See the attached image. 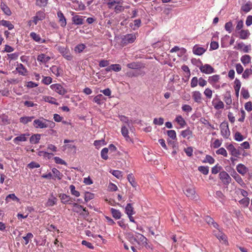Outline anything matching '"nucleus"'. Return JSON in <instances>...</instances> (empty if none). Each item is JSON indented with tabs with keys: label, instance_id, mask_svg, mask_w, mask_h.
Wrapping results in <instances>:
<instances>
[{
	"label": "nucleus",
	"instance_id": "57",
	"mask_svg": "<svg viewBox=\"0 0 252 252\" xmlns=\"http://www.w3.org/2000/svg\"><path fill=\"white\" fill-rule=\"evenodd\" d=\"M216 153L218 155H221L225 157L227 156V153L226 152V151L223 148H220L216 151Z\"/></svg>",
	"mask_w": 252,
	"mask_h": 252
},
{
	"label": "nucleus",
	"instance_id": "62",
	"mask_svg": "<svg viewBox=\"0 0 252 252\" xmlns=\"http://www.w3.org/2000/svg\"><path fill=\"white\" fill-rule=\"evenodd\" d=\"M222 167L220 166H218V164L215 165L212 168V174H217L221 169Z\"/></svg>",
	"mask_w": 252,
	"mask_h": 252
},
{
	"label": "nucleus",
	"instance_id": "64",
	"mask_svg": "<svg viewBox=\"0 0 252 252\" xmlns=\"http://www.w3.org/2000/svg\"><path fill=\"white\" fill-rule=\"evenodd\" d=\"M111 69L112 70L118 72L121 70L122 68L121 66L119 64H111Z\"/></svg>",
	"mask_w": 252,
	"mask_h": 252
},
{
	"label": "nucleus",
	"instance_id": "18",
	"mask_svg": "<svg viewBox=\"0 0 252 252\" xmlns=\"http://www.w3.org/2000/svg\"><path fill=\"white\" fill-rule=\"evenodd\" d=\"M236 169L242 175H244L248 171V168L242 163L237 165Z\"/></svg>",
	"mask_w": 252,
	"mask_h": 252
},
{
	"label": "nucleus",
	"instance_id": "31",
	"mask_svg": "<svg viewBox=\"0 0 252 252\" xmlns=\"http://www.w3.org/2000/svg\"><path fill=\"white\" fill-rule=\"evenodd\" d=\"M121 132L122 135L125 137L126 140H130L127 128L125 126H122L121 128Z\"/></svg>",
	"mask_w": 252,
	"mask_h": 252
},
{
	"label": "nucleus",
	"instance_id": "42",
	"mask_svg": "<svg viewBox=\"0 0 252 252\" xmlns=\"http://www.w3.org/2000/svg\"><path fill=\"white\" fill-rule=\"evenodd\" d=\"M192 133V131L189 129V128L188 127L186 130H183L181 133V135L183 137L186 138L188 136L191 135Z\"/></svg>",
	"mask_w": 252,
	"mask_h": 252
},
{
	"label": "nucleus",
	"instance_id": "26",
	"mask_svg": "<svg viewBox=\"0 0 252 252\" xmlns=\"http://www.w3.org/2000/svg\"><path fill=\"white\" fill-rule=\"evenodd\" d=\"M51 59L49 56H46L44 54L39 55L37 57V60L39 62L46 63Z\"/></svg>",
	"mask_w": 252,
	"mask_h": 252
},
{
	"label": "nucleus",
	"instance_id": "3",
	"mask_svg": "<svg viewBox=\"0 0 252 252\" xmlns=\"http://www.w3.org/2000/svg\"><path fill=\"white\" fill-rule=\"evenodd\" d=\"M220 179L222 181L223 184L225 185H228L231 182V178L228 174L224 171H221L219 174Z\"/></svg>",
	"mask_w": 252,
	"mask_h": 252
},
{
	"label": "nucleus",
	"instance_id": "40",
	"mask_svg": "<svg viewBox=\"0 0 252 252\" xmlns=\"http://www.w3.org/2000/svg\"><path fill=\"white\" fill-rule=\"evenodd\" d=\"M241 61L244 64H248L251 62V57L248 55H245L241 57Z\"/></svg>",
	"mask_w": 252,
	"mask_h": 252
},
{
	"label": "nucleus",
	"instance_id": "56",
	"mask_svg": "<svg viewBox=\"0 0 252 252\" xmlns=\"http://www.w3.org/2000/svg\"><path fill=\"white\" fill-rule=\"evenodd\" d=\"M240 203L241 204L243 205L245 207L248 206L249 203H250V198L249 197H245L241 199L239 201Z\"/></svg>",
	"mask_w": 252,
	"mask_h": 252
},
{
	"label": "nucleus",
	"instance_id": "33",
	"mask_svg": "<svg viewBox=\"0 0 252 252\" xmlns=\"http://www.w3.org/2000/svg\"><path fill=\"white\" fill-rule=\"evenodd\" d=\"M125 212L127 215H128L129 213L134 214L135 212L134 211V208L132 206L131 203H128L126 208H125Z\"/></svg>",
	"mask_w": 252,
	"mask_h": 252
},
{
	"label": "nucleus",
	"instance_id": "36",
	"mask_svg": "<svg viewBox=\"0 0 252 252\" xmlns=\"http://www.w3.org/2000/svg\"><path fill=\"white\" fill-rule=\"evenodd\" d=\"M34 118L33 116L32 117H23L20 118V122L24 124H27L29 122H30Z\"/></svg>",
	"mask_w": 252,
	"mask_h": 252
},
{
	"label": "nucleus",
	"instance_id": "23",
	"mask_svg": "<svg viewBox=\"0 0 252 252\" xmlns=\"http://www.w3.org/2000/svg\"><path fill=\"white\" fill-rule=\"evenodd\" d=\"M41 135L40 134H34L30 138V142L32 144H37L39 143Z\"/></svg>",
	"mask_w": 252,
	"mask_h": 252
},
{
	"label": "nucleus",
	"instance_id": "38",
	"mask_svg": "<svg viewBox=\"0 0 252 252\" xmlns=\"http://www.w3.org/2000/svg\"><path fill=\"white\" fill-rule=\"evenodd\" d=\"M220 79V76L219 75H214L212 76H210L208 79V81L210 83L213 84L217 83Z\"/></svg>",
	"mask_w": 252,
	"mask_h": 252
},
{
	"label": "nucleus",
	"instance_id": "37",
	"mask_svg": "<svg viewBox=\"0 0 252 252\" xmlns=\"http://www.w3.org/2000/svg\"><path fill=\"white\" fill-rule=\"evenodd\" d=\"M52 171L55 178H57L59 180L62 179L63 175L57 169L54 168L52 169Z\"/></svg>",
	"mask_w": 252,
	"mask_h": 252
},
{
	"label": "nucleus",
	"instance_id": "32",
	"mask_svg": "<svg viewBox=\"0 0 252 252\" xmlns=\"http://www.w3.org/2000/svg\"><path fill=\"white\" fill-rule=\"evenodd\" d=\"M192 97L195 102H200L201 100V94L199 92L195 91L193 93Z\"/></svg>",
	"mask_w": 252,
	"mask_h": 252
},
{
	"label": "nucleus",
	"instance_id": "55",
	"mask_svg": "<svg viewBox=\"0 0 252 252\" xmlns=\"http://www.w3.org/2000/svg\"><path fill=\"white\" fill-rule=\"evenodd\" d=\"M233 24L231 21H229L225 24V29L230 33L232 32Z\"/></svg>",
	"mask_w": 252,
	"mask_h": 252
},
{
	"label": "nucleus",
	"instance_id": "47",
	"mask_svg": "<svg viewBox=\"0 0 252 252\" xmlns=\"http://www.w3.org/2000/svg\"><path fill=\"white\" fill-rule=\"evenodd\" d=\"M69 188L71 193L72 195L75 196L76 197H78L80 196V194L79 192L75 190V187L74 185H70Z\"/></svg>",
	"mask_w": 252,
	"mask_h": 252
},
{
	"label": "nucleus",
	"instance_id": "63",
	"mask_svg": "<svg viewBox=\"0 0 252 252\" xmlns=\"http://www.w3.org/2000/svg\"><path fill=\"white\" fill-rule=\"evenodd\" d=\"M28 167L31 169L39 168L40 167V164L36 162L32 161L28 164Z\"/></svg>",
	"mask_w": 252,
	"mask_h": 252
},
{
	"label": "nucleus",
	"instance_id": "39",
	"mask_svg": "<svg viewBox=\"0 0 252 252\" xmlns=\"http://www.w3.org/2000/svg\"><path fill=\"white\" fill-rule=\"evenodd\" d=\"M224 101L227 105H230L232 103L231 94L229 92H227L224 95Z\"/></svg>",
	"mask_w": 252,
	"mask_h": 252
},
{
	"label": "nucleus",
	"instance_id": "11",
	"mask_svg": "<svg viewBox=\"0 0 252 252\" xmlns=\"http://www.w3.org/2000/svg\"><path fill=\"white\" fill-rule=\"evenodd\" d=\"M129 235L131 236L130 238H131V240H133L135 242L138 243V240L141 242H142L143 245L145 246L146 244H147V238L142 234H138V235L136 237L137 238L134 237L133 235L131 234H129Z\"/></svg>",
	"mask_w": 252,
	"mask_h": 252
},
{
	"label": "nucleus",
	"instance_id": "12",
	"mask_svg": "<svg viewBox=\"0 0 252 252\" xmlns=\"http://www.w3.org/2000/svg\"><path fill=\"white\" fill-rule=\"evenodd\" d=\"M200 71L206 74H210L214 72V68L210 64H206L199 67Z\"/></svg>",
	"mask_w": 252,
	"mask_h": 252
},
{
	"label": "nucleus",
	"instance_id": "21",
	"mask_svg": "<svg viewBox=\"0 0 252 252\" xmlns=\"http://www.w3.org/2000/svg\"><path fill=\"white\" fill-rule=\"evenodd\" d=\"M50 70L57 77H58L63 73V70L60 67H57L56 65H53L51 68Z\"/></svg>",
	"mask_w": 252,
	"mask_h": 252
},
{
	"label": "nucleus",
	"instance_id": "50",
	"mask_svg": "<svg viewBox=\"0 0 252 252\" xmlns=\"http://www.w3.org/2000/svg\"><path fill=\"white\" fill-rule=\"evenodd\" d=\"M43 120L46 122L45 128L50 127L53 128L55 126V123L53 121H49L45 119H43Z\"/></svg>",
	"mask_w": 252,
	"mask_h": 252
},
{
	"label": "nucleus",
	"instance_id": "30",
	"mask_svg": "<svg viewBox=\"0 0 252 252\" xmlns=\"http://www.w3.org/2000/svg\"><path fill=\"white\" fill-rule=\"evenodd\" d=\"M59 197L61 200V202L63 204H67L71 200V197L64 193H61L59 195Z\"/></svg>",
	"mask_w": 252,
	"mask_h": 252
},
{
	"label": "nucleus",
	"instance_id": "35",
	"mask_svg": "<svg viewBox=\"0 0 252 252\" xmlns=\"http://www.w3.org/2000/svg\"><path fill=\"white\" fill-rule=\"evenodd\" d=\"M239 33H240V38L242 39H247L250 34L249 31L247 30H242L239 32Z\"/></svg>",
	"mask_w": 252,
	"mask_h": 252
},
{
	"label": "nucleus",
	"instance_id": "61",
	"mask_svg": "<svg viewBox=\"0 0 252 252\" xmlns=\"http://www.w3.org/2000/svg\"><path fill=\"white\" fill-rule=\"evenodd\" d=\"M57 201V199L56 197H53V198H49L47 201V205L49 206H53L55 204H56V202Z\"/></svg>",
	"mask_w": 252,
	"mask_h": 252
},
{
	"label": "nucleus",
	"instance_id": "24",
	"mask_svg": "<svg viewBox=\"0 0 252 252\" xmlns=\"http://www.w3.org/2000/svg\"><path fill=\"white\" fill-rule=\"evenodd\" d=\"M205 49H204L202 47H198L197 45H195L193 48V53L197 55H202L205 52Z\"/></svg>",
	"mask_w": 252,
	"mask_h": 252
},
{
	"label": "nucleus",
	"instance_id": "60",
	"mask_svg": "<svg viewBox=\"0 0 252 252\" xmlns=\"http://www.w3.org/2000/svg\"><path fill=\"white\" fill-rule=\"evenodd\" d=\"M234 138L237 141H242L244 139L243 136L239 132H236L235 133Z\"/></svg>",
	"mask_w": 252,
	"mask_h": 252
},
{
	"label": "nucleus",
	"instance_id": "1",
	"mask_svg": "<svg viewBox=\"0 0 252 252\" xmlns=\"http://www.w3.org/2000/svg\"><path fill=\"white\" fill-rule=\"evenodd\" d=\"M220 128L221 135L225 138H228L230 135L228 123L226 122L221 123L220 125Z\"/></svg>",
	"mask_w": 252,
	"mask_h": 252
},
{
	"label": "nucleus",
	"instance_id": "7",
	"mask_svg": "<svg viewBox=\"0 0 252 252\" xmlns=\"http://www.w3.org/2000/svg\"><path fill=\"white\" fill-rule=\"evenodd\" d=\"M164 133L167 134L169 137L167 139L168 146L173 149V130H166L165 128H163Z\"/></svg>",
	"mask_w": 252,
	"mask_h": 252
},
{
	"label": "nucleus",
	"instance_id": "53",
	"mask_svg": "<svg viewBox=\"0 0 252 252\" xmlns=\"http://www.w3.org/2000/svg\"><path fill=\"white\" fill-rule=\"evenodd\" d=\"M178 51L180 52V53L178 55V56H182L183 55H184L186 53V50L185 49H184L183 48H182L180 49L178 46H174V52H177Z\"/></svg>",
	"mask_w": 252,
	"mask_h": 252
},
{
	"label": "nucleus",
	"instance_id": "20",
	"mask_svg": "<svg viewBox=\"0 0 252 252\" xmlns=\"http://www.w3.org/2000/svg\"><path fill=\"white\" fill-rule=\"evenodd\" d=\"M214 235L220 240L223 241L224 242L226 241V237L225 235L220 232V231H213Z\"/></svg>",
	"mask_w": 252,
	"mask_h": 252
},
{
	"label": "nucleus",
	"instance_id": "8",
	"mask_svg": "<svg viewBox=\"0 0 252 252\" xmlns=\"http://www.w3.org/2000/svg\"><path fill=\"white\" fill-rule=\"evenodd\" d=\"M126 66L129 68L135 70H140L141 68H144V65L140 62H132L127 64Z\"/></svg>",
	"mask_w": 252,
	"mask_h": 252
},
{
	"label": "nucleus",
	"instance_id": "15",
	"mask_svg": "<svg viewBox=\"0 0 252 252\" xmlns=\"http://www.w3.org/2000/svg\"><path fill=\"white\" fill-rule=\"evenodd\" d=\"M73 24L76 25H82L84 24V20L83 17L76 15L72 17Z\"/></svg>",
	"mask_w": 252,
	"mask_h": 252
},
{
	"label": "nucleus",
	"instance_id": "43",
	"mask_svg": "<svg viewBox=\"0 0 252 252\" xmlns=\"http://www.w3.org/2000/svg\"><path fill=\"white\" fill-rule=\"evenodd\" d=\"M127 178L131 186L133 187H135L136 186V183L135 182L134 177L133 174L132 173L129 174L127 175Z\"/></svg>",
	"mask_w": 252,
	"mask_h": 252
},
{
	"label": "nucleus",
	"instance_id": "22",
	"mask_svg": "<svg viewBox=\"0 0 252 252\" xmlns=\"http://www.w3.org/2000/svg\"><path fill=\"white\" fill-rule=\"evenodd\" d=\"M30 36L36 42H38L41 43H45L46 42V40L44 39L41 38L39 35L37 34L34 32H32L30 33Z\"/></svg>",
	"mask_w": 252,
	"mask_h": 252
},
{
	"label": "nucleus",
	"instance_id": "45",
	"mask_svg": "<svg viewBox=\"0 0 252 252\" xmlns=\"http://www.w3.org/2000/svg\"><path fill=\"white\" fill-rule=\"evenodd\" d=\"M198 169L204 175H207L209 172V167L208 166H200L198 167Z\"/></svg>",
	"mask_w": 252,
	"mask_h": 252
},
{
	"label": "nucleus",
	"instance_id": "34",
	"mask_svg": "<svg viewBox=\"0 0 252 252\" xmlns=\"http://www.w3.org/2000/svg\"><path fill=\"white\" fill-rule=\"evenodd\" d=\"M26 135L29 136L30 134H21L20 136H17L16 137H15L13 141L15 143H16L18 141H26L27 140V138L26 137Z\"/></svg>",
	"mask_w": 252,
	"mask_h": 252
},
{
	"label": "nucleus",
	"instance_id": "28",
	"mask_svg": "<svg viewBox=\"0 0 252 252\" xmlns=\"http://www.w3.org/2000/svg\"><path fill=\"white\" fill-rule=\"evenodd\" d=\"M111 213L113 217L116 220L120 219L122 216L121 212L119 210H116L114 208L111 209Z\"/></svg>",
	"mask_w": 252,
	"mask_h": 252
},
{
	"label": "nucleus",
	"instance_id": "51",
	"mask_svg": "<svg viewBox=\"0 0 252 252\" xmlns=\"http://www.w3.org/2000/svg\"><path fill=\"white\" fill-rule=\"evenodd\" d=\"M45 100L46 102H48L51 104H54L56 105H58L59 103L55 101L56 99L55 98L51 97V96H46L45 97Z\"/></svg>",
	"mask_w": 252,
	"mask_h": 252
},
{
	"label": "nucleus",
	"instance_id": "44",
	"mask_svg": "<svg viewBox=\"0 0 252 252\" xmlns=\"http://www.w3.org/2000/svg\"><path fill=\"white\" fill-rule=\"evenodd\" d=\"M252 8V3L250 2H247L242 7V10L245 12H248Z\"/></svg>",
	"mask_w": 252,
	"mask_h": 252
},
{
	"label": "nucleus",
	"instance_id": "10",
	"mask_svg": "<svg viewBox=\"0 0 252 252\" xmlns=\"http://www.w3.org/2000/svg\"><path fill=\"white\" fill-rule=\"evenodd\" d=\"M45 17V13L42 11H39L36 12V15L32 17V22L36 25L38 21L43 20Z\"/></svg>",
	"mask_w": 252,
	"mask_h": 252
},
{
	"label": "nucleus",
	"instance_id": "59",
	"mask_svg": "<svg viewBox=\"0 0 252 252\" xmlns=\"http://www.w3.org/2000/svg\"><path fill=\"white\" fill-rule=\"evenodd\" d=\"M252 73V70L251 69H248L247 68L243 73L242 75V77L245 78L247 79L249 78V76L250 74Z\"/></svg>",
	"mask_w": 252,
	"mask_h": 252
},
{
	"label": "nucleus",
	"instance_id": "29",
	"mask_svg": "<svg viewBox=\"0 0 252 252\" xmlns=\"http://www.w3.org/2000/svg\"><path fill=\"white\" fill-rule=\"evenodd\" d=\"M0 25L7 27L9 30H11L14 28V25L10 21L4 20L0 21Z\"/></svg>",
	"mask_w": 252,
	"mask_h": 252
},
{
	"label": "nucleus",
	"instance_id": "6",
	"mask_svg": "<svg viewBox=\"0 0 252 252\" xmlns=\"http://www.w3.org/2000/svg\"><path fill=\"white\" fill-rule=\"evenodd\" d=\"M226 149L230 152L232 156L238 157L241 155V153L239 151L240 149H242L241 147H239V148L237 149L234 147L233 144H230L226 147Z\"/></svg>",
	"mask_w": 252,
	"mask_h": 252
},
{
	"label": "nucleus",
	"instance_id": "49",
	"mask_svg": "<svg viewBox=\"0 0 252 252\" xmlns=\"http://www.w3.org/2000/svg\"><path fill=\"white\" fill-rule=\"evenodd\" d=\"M85 47H86V46L84 44H80L77 45L75 47L74 50L76 52L81 53V52H82L83 51V50L85 48Z\"/></svg>",
	"mask_w": 252,
	"mask_h": 252
},
{
	"label": "nucleus",
	"instance_id": "52",
	"mask_svg": "<svg viewBox=\"0 0 252 252\" xmlns=\"http://www.w3.org/2000/svg\"><path fill=\"white\" fill-rule=\"evenodd\" d=\"M33 237V235L32 233H27L26 236L23 237V239L25 240V245H27L29 243L30 239L32 238Z\"/></svg>",
	"mask_w": 252,
	"mask_h": 252
},
{
	"label": "nucleus",
	"instance_id": "13",
	"mask_svg": "<svg viewBox=\"0 0 252 252\" xmlns=\"http://www.w3.org/2000/svg\"><path fill=\"white\" fill-rule=\"evenodd\" d=\"M43 119V118H40V119H36V120H35L33 121V126L36 128H45L46 122H45V121H44Z\"/></svg>",
	"mask_w": 252,
	"mask_h": 252
},
{
	"label": "nucleus",
	"instance_id": "48",
	"mask_svg": "<svg viewBox=\"0 0 252 252\" xmlns=\"http://www.w3.org/2000/svg\"><path fill=\"white\" fill-rule=\"evenodd\" d=\"M48 0H36V5L39 7L46 6Z\"/></svg>",
	"mask_w": 252,
	"mask_h": 252
},
{
	"label": "nucleus",
	"instance_id": "25",
	"mask_svg": "<svg viewBox=\"0 0 252 252\" xmlns=\"http://www.w3.org/2000/svg\"><path fill=\"white\" fill-rule=\"evenodd\" d=\"M0 8L2 10V11L7 16H10L11 15V11L10 8L7 6L6 4H5L3 2H1L0 4Z\"/></svg>",
	"mask_w": 252,
	"mask_h": 252
},
{
	"label": "nucleus",
	"instance_id": "17",
	"mask_svg": "<svg viewBox=\"0 0 252 252\" xmlns=\"http://www.w3.org/2000/svg\"><path fill=\"white\" fill-rule=\"evenodd\" d=\"M175 121L180 126V128H184L187 125L184 119L181 115L177 116Z\"/></svg>",
	"mask_w": 252,
	"mask_h": 252
},
{
	"label": "nucleus",
	"instance_id": "58",
	"mask_svg": "<svg viewBox=\"0 0 252 252\" xmlns=\"http://www.w3.org/2000/svg\"><path fill=\"white\" fill-rule=\"evenodd\" d=\"M103 97H104L102 94H98L94 98V101L97 103L98 104H100V101L103 98Z\"/></svg>",
	"mask_w": 252,
	"mask_h": 252
},
{
	"label": "nucleus",
	"instance_id": "54",
	"mask_svg": "<svg viewBox=\"0 0 252 252\" xmlns=\"http://www.w3.org/2000/svg\"><path fill=\"white\" fill-rule=\"evenodd\" d=\"M163 123H164V119H163V118H162L161 117H160L158 119L155 118L153 121V123L156 125L161 126L163 124Z\"/></svg>",
	"mask_w": 252,
	"mask_h": 252
},
{
	"label": "nucleus",
	"instance_id": "14",
	"mask_svg": "<svg viewBox=\"0 0 252 252\" xmlns=\"http://www.w3.org/2000/svg\"><path fill=\"white\" fill-rule=\"evenodd\" d=\"M136 39L135 35L132 34H127L123 38V41L125 44L133 43Z\"/></svg>",
	"mask_w": 252,
	"mask_h": 252
},
{
	"label": "nucleus",
	"instance_id": "27",
	"mask_svg": "<svg viewBox=\"0 0 252 252\" xmlns=\"http://www.w3.org/2000/svg\"><path fill=\"white\" fill-rule=\"evenodd\" d=\"M232 177L234 178L235 181L239 183L241 186L245 187L246 186V184L244 182L242 178L235 171H234V175H232Z\"/></svg>",
	"mask_w": 252,
	"mask_h": 252
},
{
	"label": "nucleus",
	"instance_id": "19",
	"mask_svg": "<svg viewBox=\"0 0 252 252\" xmlns=\"http://www.w3.org/2000/svg\"><path fill=\"white\" fill-rule=\"evenodd\" d=\"M16 70L20 74L23 76L26 75V74L28 72L27 69L22 63H19L17 64V67H16Z\"/></svg>",
	"mask_w": 252,
	"mask_h": 252
},
{
	"label": "nucleus",
	"instance_id": "2",
	"mask_svg": "<svg viewBox=\"0 0 252 252\" xmlns=\"http://www.w3.org/2000/svg\"><path fill=\"white\" fill-rule=\"evenodd\" d=\"M58 50L62 55L67 60L71 61L73 59V56L70 54L68 49L62 46L58 47Z\"/></svg>",
	"mask_w": 252,
	"mask_h": 252
},
{
	"label": "nucleus",
	"instance_id": "41",
	"mask_svg": "<svg viewBox=\"0 0 252 252\" xmlns=\"http://www.w3.org/2000/svg\"><path fill=\"white\" fill-rule=\"evenodd\" d=\"M94 193L89 192H86L85 193V196L84 199L85 202H87L93 199L94 198Z\"/></svg>",
	"mask_w": 252,
	"mask_h": 252
},
{
	"label": "nucleus",
	"instance_id": "16",
	"mask_svg": "<svg viewBox=\"0 0 252 252\" xmlns=\"http://www.w3.org/2000/svg\"><path fill=\"white\" fill-rule=\"evenodd\" d=\"M144 74V72H142L140 70H130L127 71L126 75L128 77H137L139 75Z\"/></svg>",
	"mask_w": 252,
	"mask_h": 252
},
{
	"label": "nucleus",
	"instance_id": "9",
	"mask_svg": "<svg viewBox=\"0 0 252 252\" xmlns=\"http://www.w3.org/2000/svg\"><path fill=\"white\" fill-rule=\"evenodd\" d=\"M57 16L59 19L58 22L61 27L64 28L66 25V20L63 14L60 10L57 12Z\"/></svg>",
	"mask_w": 252,
	"mask_h": 252
},
{
	"label": "nucleus",
	"instance_id": "5",
	"mask_svg": "<svg viewBox=\"0 0 252 252\" xmlns=\"http://www.w3.org/2000/svg\"><path fill=\"white\" fill-rule=\"evenodd\" d=\"M184 192L186 196L191 199H195L197 197L194 189L192 187H187L184 190Z\"/></svg>",
	"mask_w": 252,
	"mask_h": 252
},
{
	"label": "nucleus",
	"instance_id": "4",
	"mask_svg": "<svg viewBox=\"0 0 252 252\" xmlns=\"http://www.w3.org/2000/svg\"><path fill=\"white\" fill-rule=\"evenodd\" d=\"M50 88L61 95H64L67 93V91L59 84H53Z\"/></svg>",
	"mask_w": 252,
	"mask_h": 252
},
{
	"label": "nucleus",
	"instance_id": "46",
	"mask_svg": "<svg viewBox=\"0 0 252 252\" xmlns=\"http://www.w3.org/2000/svg\"><path fill=\"white\" fill-rule=\"evenodd\" d=\"M108 152V149L107 148H104L101 150V157L103 159H104L105 160H106L108 159V156H107Z\"/></svg>",
	"mask_w": 252,
	"mask_h": 252
}]
</instances>
